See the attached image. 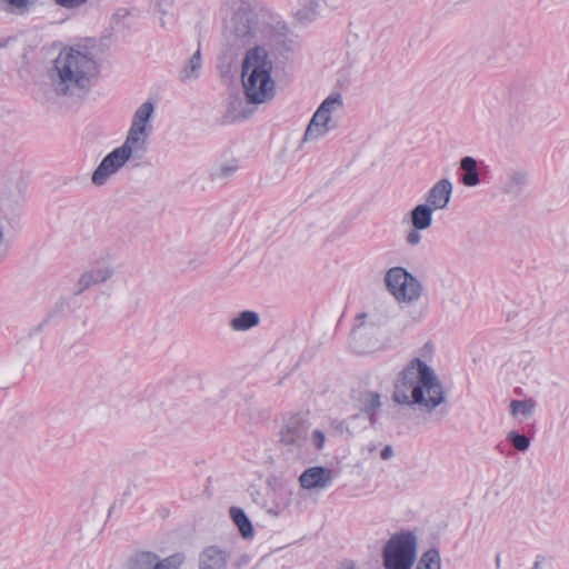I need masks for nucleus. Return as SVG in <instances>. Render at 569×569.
Listing matches in <instances>:
<instances>
[{"label":"nucleus","instance_id":"5701e85b","mask_svg":"<svg viewBox=\"0 0 569 569\" xmlns=\"http://www.w3.org/2000/svg\"><path fill=\"white\" fill-rule=\"evenodd\" d=\"M184 562L182 553H173L169 557L160 559L156 557L154 569H180Z\"/></svg>","mask_w":569,"mask_h":569},{"label":"nucleus","instance_id":"9b49d317","mask_svg":"<svg viewBox=\"0 0 569 569\" xmlns=\"http://www.w3.org/2000/svg\"><path fill=\"white\" fill-rule=\"evenodd\" d=\"M453 184L448 178L438 180L426 193L425 204L435 211L446 210L450 202Z\"/></svg>","mask_w":569,"mask_h":569},{"label":"nucleus","instance_id":"2eb2a0df","mask_svg":"<svg viewBox=\"0 0 569 569\" xmlns=\"http://www.w3.org/2000/svg\"><path fill=\"white\" fill-rule=\"evenodd\" d=\"M320 0H296L293 17L301 26H307L318 17Z\"/></svg>","mask_w":569,"mask_h":569},{"label":"nucleus","instance_id":"c756f323","mask_svg":"<svg viewBox=\"0 0 569 569\" xmlns=\"http://www.w3.org/2000/svg\"><path fill=\"white\" fill-rule=\"evenodd\" d=\"M93 284H98V282L96 281V277H94V273L91 270L89 271H86L81 274L79 281H78V289H77V293H80L82 292L83 290L88 289L89 287L93 286Z\"/></svg>","mask_w":569,"mask_h":569},{"label":"nucleus","instance_id":"f3484780","mask_svg":"<svg viewBox=\"0 0 569 569\" xmlns=\"http://www.w3.org/2000/svg\"><path fill=\"white\" fill-rule=\"evenodd\" d=\"M259 323L260 316L258 312L243 310L229 321V327L236 332H242L257 327Z\"/></svg>","mask_w":569,"mask_h":569},{"label":"nucleus","instance_id":"f03ea898","mask_svg":"<svg viewBox=\"0 0 569 569\" xmlns=\"http://www.w3.org/2000/svg\"><path fill=\"white\" fill-rule=\"evenodd\" d=\"M272 61L263 47H254L247 51L242 62V83L247 101L233 98L228 111L233 120L247 119L253 113V108L247 104L269 102L274 96V81L271 78Z\"/></svg>","mask_w":569,"mask_h":569},{"label":"nucleus","instance_id":"7ed1b4c3","mask_svg":"<svg viewBox=\"0 0 569 569\" xmlns=\"http://www.w3.org/2000/svg\"><path fill=\"white\" fill-rule=\"evenodd\" d=\"M222 10L226 32L236 46L244 47L273 34L276 18L259 0H223Z\"/></svg>","mask_w":569,"mask_h":569},{"label":"nucleus","instance_id":"473e14b6","mask_svg":"<svg viewBox=\"0 0 569 569\" xmlns=\"http://www.w3.org/2000/svg\"><path fill=\"white\" fill-rule=\"evenodd\" d=\"M527 182V173L525 171H513L510 174V187H522Z\"/></svg>","mask_w":569,"mask_h":569},{"label":"nucleus","instance_id":"c85d7f7f","mask_svg":"<svg viewBox=\"0 0 569 569\" xmlns=\"http://www.w3.org/2000/svg\"><path fill=\"white\" fill-rule=\"evenodd\" d=\"M508 439L512 442V446L519 450V451H525L529 448L530 446V440L527 436L525 435H520L516 431H511L509 435H508Z\"/></svg>","mask_w":569,"mask_h":569},{"label":"nucleus","instance_id":"1a4fd4ad","mask_svg":"<svg viewBox=\"0 0 569 569\" xmlns=\"http://www.w3.org/2000/svg\"><path fill=\"white\" fill-rule=\"evenodd\" d=\"M141 157V154L122 143L108 153L98 164L91 176L92 183L97 187L106 184L108 179L116 174L130 159H140Z\"/></svg>","mask_w":569,"mask_h":569},{"label":"nucleus","instance_id":"a211bd4d","mask_svg":"<svg viewBox=\"0 0 569 569\" xmlns=\"http://www.w3.org/2000/svg\"><path fill=\"white\" fill-rule=\"evenodd\" d=\"M435 210L425 203L417 204L410 212V222L417 230H427L432 224Z\"/></svg>","mask_w":569,"mask_h":569},{"label":"nucleus","instance_id":"2f4dec72","mask_svg":"<svg viewBox=\"0 0 569 569\" xmlns=\"http://www.w3.org/2000/svg\"><path fill=\"white\" fill-rule=\"evenodd\" d=\"M326 441V436L320 429L312 431L310 437V443L316 450H321Z\"/></svg>","mask_w":569,"mask_h":569},{"label":"nucleus","instance_id":"9d476101","mask_svg":"<svg viewBox=\"0 0 569 569\" xmlns=\"http://www.w3.org/2000/svg\"><path fill=\"white\" fill-rule=\"evenodd\" d=\"M309 423L301 416L288 418L280 430V443L293 457H301L308 439Z\"/></svg>","mask_w":569,"mask_h":569},{"label":"nucleus","instance_id":"0eeeda50","mask_svg":"<svg viewBox=\"0 0 569 569\" xmlns=\"http://www.w3.org/2000/svg\"><path fill=\"white\" fill-rule=\"evenodd\" d=\"M156 107L151 101H146L138 107L131 120L124 144L143 156L148 149V139L152 133V119Z\"/></svg>","mask_w":569,"mask_h":569},{"label":"nucleus","instance_id":"ddd939ff","mask_svg":"<svg viewBox=\"0 0 569 569\" xmlns=\"http://www.w3.org/2000/svg\"><path fill=\"white\" fill-rule=\"evenodd\" d=\"M332 470L321 466L310 467L299 477L300 486L307 490L325 489L332 483Z\"/></svg>","mask_w":569,"mask_h":569},{"label":"nucleus","instance_id":"f257e3e1","mask_svg":"<svg viewBox=\"0 0 569 569\" xmlns=\"http://www.w3.org/2000/svg\"><path fill=\"white\" fill-rule=\"evenodd\" d=\"M392 400L430 413L446 401V392L436 371L420 358H415L398 373Z\"/></svg>","mask_w":569,"mask_h":569},{"label":"nucleus","instance_id":"4be33fe9","mask_svg":"<svg viewBox=\"0 0 569 569\" xmlns=\"http://www.w3.org/2000/svg\"><path fill=\"white\" fill-rule=\"evenodd\" d=\"M157 555L150 551H140L128 561V569H154Z\"/></svg>","mask_w":569,"mask_h":569},{"label":"nucleus","instance_id":"6ab92c4d","mask_svg":"<svg viewBox=\"0 0 569 569\" xmlns=\"http://www.w3.org/2000/svg\"><path fill=\"white\" fill-rule=\"evenodd\" d=\"M202 69V59L200 50L198 49L181 68L179 72V80L181 82H190L200 77Z\"/></svg>","mask_w":569,"mask_h":569},{"label":"nucleus","instance_id":"20e7f679","mask_svg":"<svg viewBox=\"0 0 569 569\" xmlns=\"http://www.w3.org/2000/svg\"><path fill=\"white\" fill-rule=\"evenodd\" d=\"M97 72V61L89 52L64 48L53 60L48 78L58 97H81L90 89Z\"/></svg>","mask_w":569,"mask_h":569},{"label":"nucleus","instance_id":"4468645a","mask_svg":"<svg viewBox=\"0 0 569 569\" xmlns=\"http://www.w3.org/2000/svg\"><path fill=\"white\" fill-rule=\"evenodd\" d=\"M229 556L226 551L210 546L199 557V569H226Z\"/></svg>","mask_w":569,"mask_h":569},{"label":"nucleus","instance_id":"412c9836","mask_svg":"<svg viewBox=\"0 0 569 569\" xmlns=\"http://www.w3.org/2000/svg\"><path fill=\"white\" fill-rule=\"evenodd\" d=\"M535 409L536 402L531 398L523 400H512L509 405L510 415L513 418H518L520 420L532 417Z\"/></svg>","mask_w":569,"mask_h":569},{"label":"nucleus","instance_id":"39448f33","mask_svg":"<svg viewBox=\"0 0 569 569\" xmlns=\"http://www.w3.org/2000/svg\"><path fill=\"white\" fill-rule=\"evenodd\" d=\"M417 552V537L410 532L393 535L383 548L386 569H411Z\"/></svg>","mask_w":569,"mask_h":569},{"label":"nucleus","instance_id":"e433bc0d","mask_svg":"<svg viewBox=\"0 0 569 569\" xmlns=\"http://www.w3.org/2000/svg\"><path fill=\"white\" fill-rule=\"evenodd\" d=\"M375 449H376V447H375V446H370V447L368 448V450H369L370 452L375 451Z\"/></svg>","mask_w":569,"mask_h":569},{"label":"nucleus","instance_id":"f704fd0d","mask_svg":"<svg viewBox=\"0 0 569 569\" xmlns=\"http://www.w3.org/2000/svg\"><path fill=\"white\" fill-rule=\"evenodd\" d=\"M59 6L67 9H78L86 4L89 0H54Z\"/></svg>","mask_w":569,"mask_h":569},{"label":"nucleus","instance_id":"dca6fc26","mask_svg":"<svg viewBox=\"0 0 569 569\" xmlns=\"http://www.w3.org/2000/svg\"><path fill=\"white\" fill-rule=\"evenodd\" d=\"M459 168L462 171L460 181L466 187H476L480 183L478 162L473 157L466 156L460 159Z\"/></svg>","mask_w":569,"mask_h":569},{"label":"nucleus","instance_id":"cd10ccee","mask_svg":"<svg viewBox=\"0 0 569 569\" xmlns=\"http://www.w3.org/2000/svg\"><path fill=\"white\" fill-rule=\"evenodd\" d=\"M96 281L98 283H102L108 281L116 272V268L113 266L104 264L99 266L92 269Z\"/></svg>","mask_w":569,"mask_h":569},{"label":"nucleus","instance_id":"bb28decb","mask_svg":"<svg viewBox=\"0 0 569 569\" xmlns=\"http://www.w3.org/2000/svg\"><path fill=\"white\" fill-rule=\"evenodd\" d=\"M331 426L337 432H339L341 435L345 432L352 435L362 429V428H359V421H353L352 417L350 418V420L348 422H346L343 420H333L331 422Z\"/></svg>","mask_w":569,"mask_h":569},{"label":"nucleus","instance_id":"6e6552de","mask_svg":"<svg viewBox=\"0 0 569 569\" xmlns=\"http://www.w3.org/2000/svg\"><path fill=\"white\" fill-rule=\"evenodd\" d=\"M385 283L388 291L400 303L416 302L423 291L421 282L402 267L390 268L386 272Z\"/></svg>","mask_w":569,"mask_h":569},{"label":"nucleus","instance_id":"a878e982","mask_svg":"<svg viewBox=\"0 0 569 569\" xmlns=\"http://www.w3.org/2000/svg\"><path fill=\"white\" fill-rule=\"evenodd\" d=\"M3 2L6 3L3 10L19 14L24 13L33 4V0H3Z\"/></svg>","mask_w":569,"mask_h":569},{"label":"nucleus","instance_id":"f8f14e48","mask_svg":"<svg viewBox=\"0 0 569 569\" xmlns=\"http://www.w3.org/2000/svg\"><path fill=\"white\" fill-rule=\"evenodd\" d=\"M360 413L352 416L353 421H359V428H367L375 422V416L381 407L380 395L373 391L360 393L358 399Z\"/></svg>","mask_w":569,"mask_h":569},{"label":"nucleus","instance_id":"72a5a7b5","mask_svg":"<svg viewBox=\"0 0 569 569\" xmlns=\"http://www.w3.org/2000/svg\"><path fill=\"white\" fill-rule=\"evenodd\" d=\"M421 230H417L412 228L408 231L406 236V241L410 246H418L421 242L422 236L420 234Z\"/></svg>","mask_w":569,"mask_h":569},{"label":"nucleus","instance_id":"aec40b11","mask_svg":"<svg viewBox=\"0 0 569 569\" xmlns=\"http://www.w3.org/2000/svg\"><path fill=\"white\" fill-rule=\"evenodd\" d=\"M230 517L244 539L253 537V527L246 512L238 507L230 508Z\"/></svg>","mask_w":569,"mask_h":569},{"label":"nucleus","instance_id":"7c9ffc66","mask_svg":"<svg viewBox=\"0 0 569 569\" xmlns=\"http://www.w3.org/2000/svg\"><path fill=\"white\" fill-rule=\"evenodd\" d=\"M357 320L360 322V326L366 325L367 321L371 326H375V325H381L382 322H385L387 320V317L378 316L377 312H366V313L359 315L357 317Z\"/></svg>","mask_w":569,"mask_h":569},{"label":"nucleus","instance_id":"b1692460","mask_svg":"<svg viewBox=\"0 0 569 569\" xmlns=\"http://www.w3.org/2000/svg\"><path fill=\"white\" fill-rule=\"evenodd\" d=\"M440 555L438 550L426 551L417 566V569H440Z\"/></svg>","mask_w":569,"mask_h":569},{"label":"nucleus","instance_id":"c9c22d12","mask_svg":"<svg viewBox=\"0 0 569 569\" xmlns=\"http://www.w3.org/2000/svg\"><path fill=\"white\" fill-rule=\"evenodd\" d=\"M381 458L383 460H388L390 459L392 456H393V450L390 446H386L382 450H381V453H380Z\"/></svg>","mask_w":569,"mask_h":569},{"label":"nucleus","instance_id":"393cba45","mask_svg":"<svg viewBox=\"0 0 569 569\" xmlns=\"http://www.w3.org/2000/svg\"><path fill=\"white\" fill-rule=\"evenodd\" d=\"M238 170V164L234 161L222 163L214 169L212 178L216 180H226L230 178Z\"/></svg>","mask_w":569,"mask_h":569},{"label":"nucleus","instance_id":"423d86ee","mask_svg":"<svg viewBox=\"0 0 569 569\" xmlns=\"http://www.w3.org/2000/svg\"><path fill=\"white\" fill-rule=\"evenodd\" d=\"M343 101L339 93L327 97L313 113L305 132V140H318L337 128L335 114L342 111Z\"/></svg>","mask_w":569,"mask_h":569}]
</instances>
